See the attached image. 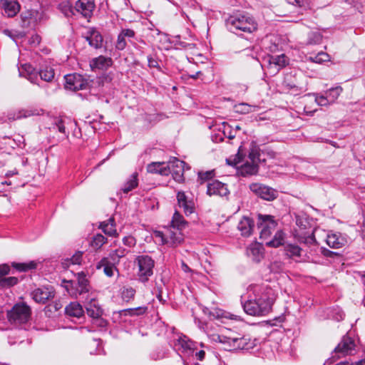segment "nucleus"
Masks as SVG:
<instances>
[{"instance_id":"obj_46","label":"nucleus","mask_w":365,"mask_h":365,"mask_svg":"<svg viewBox=\"0 0 365 365\" xmlns=\"http://www.w3.org/2000/svg\"><path fill=\"white\" fill-rule=\"evenodd\" d=\"M245 154L243 152V149H242V147L240 146L239 148H238V151H237V153L235 155V158L233 160H230V159H227L226 160V162L228 165H232V166H235L236 165L237 163H240L243 158H245Z\"/></svg>"},{"instance_id":"obj_58","label":"nucleus","mask_w":365,"mask_h":365,"mask_svg":"<svg viewBox=\"0 0 365 365\" xmlns=\"http://www.w3.org/2000/svg\"><path fill=\"white\" fill-rule=\"evenodd\" d=\"M315 101L317 103L318 105H319L321 106H327L328 104H329L331 103L329 98L327 97V95L326 96H316Z\"/></svg>"},{"instance_id":"obj_45","label":"nucleus","mask_w":365,"mask_h":365,"mask_svg":"<svg viewBox=\"0 0 365 365\" xmlns=\"http://www.w3.org/2000/svg\"><path fill=\"white\" fill-rule=\"evenodd\" d=\"M343 89L341 86H336L335 88H331L326 91V95L329 98L330 102H334L341 94Z\"/></svg>"},{"instance_id":"obj_60","label":"nucleus","mask_w":365,"mask_h":365,"mask_svg":"<svg viewBox=\"0 0 365 365\" xmlns=\"http://www.w3.org/2000/svg\"><path fill=\"white\" fill-rule=\"evenodd\" d=\"M41 38L37 34H33L29 40V43L31 46L36 47L41 43Z\"/></svg>"},{"instance_id":"obj_54","label":"nucleus","mask_w":365,"mask_h":365,"mask_svg":"<svg viewBox=\"0 0 365 365\" xmlns=\"http://www.w3.org/2000/svg\"><path fill=\"white\" fill-rule=\"evenodd\" d=\"M83 252H76L71 258H67L66 261H71L72 264H81L83 259Z\"/></svg>"},{"instance_id":"obj_48","label":"nucleus","mask_w":365,"mask_h":365,"mask_svg":"<svg viewBox=\"0 0 365 365\" xmlns=\"http://www.w3.org/2000/svg\"><path fill=\"white\" fill-rule=\"evenodd\" d=\"M178 205L180 207L183 208V211L187 216L191 215L194 212V202L192 200H187L183 202V203L179 204Z\"/></svg>"},{"instance_id":"obj_63","label":"nucleus","mask_w":365,"mask_h":365,"mask_svg":"<svg viewBox=\"0 0 365 365\" xmlns=\"http://www.w3.org/2000/svg\"><path fill=\"white\" fill-rule=\"evenodd\" d=\"M208 339L211 341V342H225L218 334L216 333H207Z\"/></svg>"},{"instance_id":"obj_4","label":"nucleus","mask_w":365,"mask_h":365,"mask_svg":"<svg viewBox=\"0 0 365 365\" xmlns=\"http://www.w3.org/2000/svg\"><path fill=\"white\" fill-rule=\"evenodd\" d=\"M135 262L138 265L137 276L140 282L145 283L149 280L150 277L153 274L155 261L147 255L136 257Z\"/></svg>"},{"instance_id":"obj_13","label":"nucleus","mask_w":365,"mask_h":365,"mask_svg":"<svg viewBox=\"0 0 365 365\" xmlns=\"http://www.w3.org/2000/svg\"><path fill=\"white\" fill-rule=\"evenodd\" d=\"M0 8L4 15L11 18L19 12L21 6L16 0H1Z\"/></svg>"},{"instance_id":"obj_57","label":"nucleus","mask_w":365,"mask_h":365,"mask_svg":"<svg viewBox=\"0 0 365 365\" xmlns=\"http://www.w3.org/2000/svg\"><path fill=\"white\" fill-rule=\"evenodd\" d=\"M55 126L56 127V128L58 129V130L60 133H61L66 135H68L66 132L65 120L57 119L55 122Z\"/></svg>"},{"instance_id":"obj_33","label":"nucleus","mask_w":365,"mask_h":365,"mask_svg":"<svg viewBox=\"0 0 365 365\" xmlns=\"http://www.w3.org/2000/svg\"><path fill=\"white\" fill-rule=\"evenodd\" d=\"M285 255L289 257L292 258L294 257H301L302 249L294 244H287L284 247Z\"/></svg>"},{"instance_id":"obj_10","label":"nucleus","mask_w":365,"mask_h":365,"mask_svg":"<svg viewBox=\"0 0 365 365\" xmlns=\"http://www.w3.org/2000/svg\"><path fill=\"white\" fill-rule=\"evenodd\" d=\"M76 278L77 281L75 284V292H73L76 298H77L78 295L88 293L91 288L90 282L86 277L85 272H81L77 273Z\"/></svg>"},{"instance_id":"obj_47","label":"nucleus","mask_w":365,"mask_h":365,"mask_svg":"<svg viewBox=\"0 0 365 365\" xmlns=\"http://www.w3.org/2000/svg\"><path fill=\"white\" fill-rule=\"evenodd\" d=\"M135 294V289L133 287H123L122 292V299L125 302H129L130 299H133Z\"/></svg>"},{"instance_id":"obj_38","label":"nucleus","mask_w":365,"mask_h":365,"mask_svg":"<svg viewBox=\"0 0 365 365\" xmlns=\"http://www.w3.org/2000/svg\"><path fill=\"white\" fill-rule=\"evenodd\" d=\"M107 242V238L101 234H97L92 237L90 245L95 250H99Z\"/></svg>"},{"instance_id":"obj_14","label":"nucleus","mask_w":365,"mask_h":365,"mask_svg":"<svg viewBox=\"0 0 365 365\" xmlns=\"http://www.w3.org/2000/svg\"><path fill=\"white\" fill-rule=\"evenodd\" d=\"M185 163L182 160H180L177 158H174L173 160L170 161V173L173 179L181 182L184 180V166Z\"/></svg>"},{"instance_id":"obj_41","label":"nucleus","mask_w":365,"mask_h":365,"mask_svg":"<svg viewBox=\"0 0 365 365\" xmlns=\"http://www.w3.org/2000/svg\"><path fill=\"white\" fill-rule=\"evenodd\" d=\"M86 313L89 317L98 319L101 316L103 311L99 307L96 306L95 304H92L91 302L89 306L86 307Z\"/></svg>"},{"instance_id":"obj_64","label":"nucleus","mask_w":365,"mask_h":365,"mask_svg":"<svg viewBox=\"0 0 365 365\" xmlns=\"http://www.w3.org/2000/svg\"><path fill=\"white\" fill-rule=\"evenodd\" d=\"M121 32L123 33V35H124V36L125 38H128V39L135 38V33L132 29H122Z\"/></svg>"},{"instance_id":"obj_2","label":"nucleus","mask_w":365,"mask_h":365,"mask_svg":"<svg viewBox=\"0 0 365 365\" xmlns=\"http://www.w3.org/2000/svg\"><path fill=\"white\" fill-rule=\"evenodd\" d=\"M227 29L232 33L242 36L243 33L252 34L257 29L255 19L247 13H239L230 16L226 20Z\"/></svg>"},{"instance_id":"obj_21","label":"nucleus","mask_w":365,"mask_h":365,"mask_svg":"<svg viewBox=\"0 0 365 365\" xmlns=\"http://www.w3.org/2000/svg\"><path fill=\"white\" fill-rule=\"evenodd\" d=\"M65 313L69 317L80 318L83 315L84 311L80 303L72 302L66 307Z\"/></svg>"},{"instance_id":"obj_50","label":"nucleus","mask_w":365,"mask_h":365,"mask_svg":"<svg viewBox=\"0 0 365 365\" xmlns=\"http://www.w3.org/2000/svg\"><path fill=\"white\" fill-rule=\"evenodd\" d=\"M76 281L63 279L61 281V286L63 287L71 296L74 297Z\"/></svg>"},{"instance_id":"obj_61","label":"nucleus","mask_w":365,"mask_h":365,"mask_svg":"<svg viewBox=\"0 0 365 365\" xmlns=\"http://www.w3.org/2000/svg\"><path fill=\"white\" fill-rule=\"evenodd\" d=\"M123 244L129 247L135 246L136 243L135 239L133 236H125L123 239Z\"/></svg>"},{"instance_id":"obj_51","label":"nucleus","mask_w":365,"mask_h":365,"mask_svg":"<svg viewBox=\"0 0 365 365\" xmlns=\"http://www.w3.org/2000/svg\"><path fill=\"white\" fill-rule=\"evenodd\" d=\"M224 126L223 135L229 139H233L236 136L235 132L232 129V125H230L227 123H222Z\"/></svg>"},{"instance_id":"obj_17","label":"nucleus","mask_w":365,"mask_h":365,"mask_svg":"<svg viewBox=\"0 0 365 365\" xmlns=\"http://www.w3.org/2000/svg\"><path fill=\"white\" fill-rule=\"evenodd\" d=\"M113 63L111 58L99 56L91 61L90 66L93 71L96 69L106 70L113 65Z\"/></svg>"},{"instance_id":"obj_29","label":"nucleus","mask_w":365,"mask_h":365,"mask_svg":"<svg viewBox=\"0 0 365 365\" xmlns=\"http://www.w3.org/2000/svg\"><path fill=\"white\" fill-rule=\"evenodd\" d=\"M283 87L287 91H294L296 92L300 91L299 86L296 82V79L294 76L291 74H287L282 82Z\"/></svg>"},{"instance_id":"obj_59","label":"nucleus","mask_w":365,"mask_h":365,"mask_svg":"<svg viewBox=\"0 0 365 365\" xmlns=\"http://www.w3.org/2000/svg\"><path fill=\"white\" fill-rule=\"evenodd\" d=\"M116 269L114 265L110 262L108 263V264H107L106 266H105L104 269H103V272L104 274L109 277H111L113 276L114 274V269Z\"/></svg>"},{"instance_id":"obj_31","label":"nucleus","mask_w":365,"mask_h":365,"mask_svg":"<svg viewBox=\"0 0 365 365\" xmlns=\"http://www.w3.org/2000/svg\"><path fill=\"white\" fill-rule=\"evenodd\" d=\"M22 68L26 73L28 80L32 83L38 85V70L30 64L23 65Z\"/></svg>"},{"instance_id":"obj_27","label":"nucleus","mask_w":365,"mask_h":365,"mask_svg":"<svg viewBox=\"0 0 365 365\" xmlns=\"http://www.w3.org/2000/svg\"><path fill=\"white\" fill-rule=\"evenodd\" d=\"M258 164L246 162L241 166L240 173L241 175L247 176L257 174L258 173Z\"/></svg>"},{"instance_id":"obj_55","label":"nucleus","mask_w":365,"mask_h":365,"mask_svg":"<svg viewBox=\"0 0 365 365\" xmlns=\"http://www.w3.org/2000/svg\"><path fill=\"white\" fill-rule=\"evenodd\" d=\"M38 113L37 112V110H31V109H22L19 111V113L16 116V118H28L34 115H38Z\"/></svg>"},{"instance_id":"obj_37","label":"nucleus","mask_w":365,"mask_h":365,"mask_svg":"<svg viewBox=\"0 0 365 365\" xmlns=\"http://www.w3.org/2000/svg\"><path fill=\"white\" fill-rule=\"evenodd\" d=\"M19 282V279L16 277H1L0 276V289L10 288Z\"/></svg>"},{"instance_id":"obj_8","label":"nucleus","mask_w":365,"mask_h":365,"mask_svg":"<svg viewBox=\"0 0 365 365\" xmlns=\"http://www.w3.org/2000/svg\"><path fill=\"white\" fill-rule=\"evenodd\" d=\"M206 194L209 196L225 197L230 194L227 185L218 180L207 182Z\"/></svg>"},{"instance_id":"obj_49","label":"nucleus","mask_w":365,"mask_h":365,"mask_svg":"<svg viewBox=\"0 0 365 365\" xmlns=\"http://www.w3.org/2000/svg\"><path fill=\"white\" fill-rule=\"evenodd\" d=\"M128 253V250L123 248H118L113 250L110 256L113 261H119V259L125 257Z\"/></svg>"},{"instance_id":"obj_39","label":"nucleus","mask_w":365,"mask_h":365,"mask_svg":"<svg viewBox=\"0 0 365 365\" xmlns=\"http://www.w3.org/2000/svg\"><path fill=\"white\" fill-rule=\"evenodd\" d=\"M307 60L312 63H322L329 61V56L327 53L321 51L317 55L307 57Z\"/></svg>"},{"instance_id":"obj_35","label":"nucleus","mask_w":365,"mask_h":365,"mask_svg":"<svg viewBox=\"0 0 365 365\" xmlns=\"http://www.w3.org/2000/svg\"><path fill=\"white\" fill-rule=\"evenodd\" d=\"M148 310V307H138L135 308H129L121 310L120 312V315H130V316H140L144 314Z\"/></svg>"},{"instance_id":"obj_3","label":"nucleus","mask_w":365,"mask_h":365,"mask_svg":"<svg viewBox=\"0 0 365 365\" xmlns=\"http://www.w3.org/2000/svg\"><path fill=\"white\" fill-rule=\"evenodd\" d=\"M31 308L26 302L16 303L6 311L8 322L15 326L26 324L31 318Z\"/></svg>"},{"instance_id":"obj_36","label":"nucleus","mask_w":365,"mask_h":365,"mask_svg":"<svg viewBox=\"0 0 365 365\" xmlns=\"http://www.w3.org/2000/svg\"><path fill=\"white\" fill-rule=\"evenodd\" d=\"M61 11L66 17H72L76 14L75 6H73L69 1H63L58 5Z\"/></svg>"},{"instance_id":"obj_16","label":"nucleus","mask_w":365,"mask_h":365,"mask_svg":"<svg viewBox=\"0 0 365 365\" xmlns=\"http://www.w3.org/2000/svg\"><path fill=\"white\" fill-rule=\"evenodd\" d=\"M147 170L150 173H158L161 175L167 176L170 173V162H153L148 165Z\"/></svg>"},{"instance_id":"obj_23","label":"nucleus","mask_w":365,"mask_h":365,"mask_svg":"<svg viewBox=\"0 0 365 365\" xmlns=\"http://www.w3.org/2000/svg\"><path fill=\"white\" fill-rule=\"evenodd\" d=\"M38 76H40L41 80L51 83L55 77L54 69L48 66L41 67L38 70Z\"/></svg>"},{"instance_id":"obj_20","label":"nucleus","mask_w":365,"mask_h":365,"mask_svg":"<svg viewBox=\"0 0 365 365\" xmlns=\"http://www.w3.org/2000/svg\"><path fill=\"white\" fill-rule=\"evenodd\" d=\"M334 352L338 358L353 355L356 353V344H338Z\"/></svg>"},{"instance_id":"obj_24","label":"nucleus","mask_w":365,"mask_h":365,"mask_svg":"<svg viewBox=\"0 0 365 365\" xmlns=\"http://www.w3.org/2000/svg\"><path fill=\"white\" fill-rule=\"evenodd\" d=\"M210 315L211 317H212L213 318L217 319L225 318V319H230L236 320V321L241 320V317L240 316L235 315V314H230L229 312H226L225 311L220 309H215L214 310L210 312Z\"/></svg>"},{"instance_id":"obj_7","label":"nucleus","mask_w":365,"mask_h":365,"mask_svg":"<svg viewBox=\"0 0 365 365\" xmlns=\"http://www.w3.org/2000/svg\"><path fill=\"white\" fill-rule=\"evenodd\" d=\"M250 189L257 196L264 200L272 201L278 197L277 190L261 183H252Z\"/></svg>"},{"instance_id":"obj_34","label":"nucleus","mask_w":365,"mask_h":365,"mask_svg":"<svg viewBox=\"0 0 365 365\" xmlns=\"http://www.w3.org/2000/svg\"><path fill=\"white\" fill-rule=\"evenodd\" d=\"M182 241V237L179 231L178 232H174L172 231H169L168 233L165 235V243H170L173 246H176L180 244Z\"/></svg>"},{"instance_id":"obj_9","label":"nucleus","mask_w":365,"mask_h":365,"mask_svg":"<svg viewBox=\"0 0 365 365\" xmlns=\"http://www.w3.org/2000/svg\"><path fill=\"white\" fill-rule=\"evenodd\" d=\"M95 7L94 0H78L75 4L76 13L80 14L86 19L93 16Z\"/></svg>"},{"instance_id":"obj_52","label":"nucleus","mask_w":365,"mask_h":365,"mask_svg":"<svg viewBox=\"0 0 365 365\" xmlns=\"http://www.w3.org/2000/svg\"><path fill=\"white\" fill-rule=\"evenodd\" d=\"M235 110L237 113L242 114L249 113L252 110V106L242 103L235 106Z\"/></svg>"},{"instance_id":"obj_42","label":"nucleus","mask_w":365,"mask_h":365,"mask_svg":"<svg viewBox=\"0 0 365 365\" xmlns=\"http://www.w3.org/2000/svg\"><path fill=\"white\" fill-rule=\"evenodd\" d=\"M215 175V170H208V171H200L198 173V181H200V183L202 185L204 182L208 181L211 182L212 178Z\"/></svg>"},{"instance_id":"obj_18","label":"nucleus","mask_w":365,"mask_h":365,"mask_svg":"<svg viewBox=\"0 0 365 365\" xmlns=\"http://www.w3.org/2000/svg\"><path fill=\"white\" fill-rule=\"evenodd\" d=\"M255 227L254 220L248 217H243L238 223L237 228L243 237H250Z\"/></svg>"},{"instance_id":"obj_53","label":"nucleus","mask_w":365,"mask_h":365,"mask_svg":"<svg viewBox=\"0 0 365 365\" xmlns=\"http://www.w3.org/2000/svg\"><path fill=\"white\" fill-rule=\"evenodd\" d=\"M127 45V42L125 40V37L123 35V33L120 31L118 36L117 41L115 43V48L118 51H123Z\"/></svg>"},{"instance_id":"obj_15","label":"nucleus","mask_w":365,"mask_h":365,"mask_svg":"<svg viewBox=\"0 0 365 365\" xmlns=\"http://www.w3.org/2000/svg\"><path fill=\"white\" fill-rule=\"evenodd\" d=\"M32 295L35 302L45 304L54 297L55 293L48 288H37L32 292Z\"/></svg>"},{"instance_id":"obj_12","label":"nucleus","mask_w":365,"mask_h":365,"mask_svg":"<svg viewBox=\"0 0 365 365\" xmlns=\"http://www.w3.org/2000/svg\"><path fill=\"white\" fill-rule=\"evenodd\" d=\"M88 45L96 49L101 48L103 46V37L96 28H90L84 37Z\"/></svg>"},{"instance_id":"obj_40","label":"nucleus","mask_w":365,"mask_h":365,"mask_svg":"<svg viewBox=\"0 0 365 365\" xmlns=\"http://www.w3.org/2000/svg\"><path fill=\"white\" fill-rule=\"evenodd\" d=\"M322 35L319 31H310L307 34V44H320L322 41Z\"/></svg>"},{"instance_id":"obj_11","label":"nucleus","mask_w":365,"mask_h":365,"mask_svg":"<svg viewBox=\"0 0 365 365\" xmlns=\"http://www.w3.org/2000/svg\"><path fill=\"white\" fill-rule=\"evenodd\" d=\"M38 12L36 10H27L20 15V26L24 29H33L37 22Z\"/></svg>"},{"instance_id":"obj_22","label":"nucleus","mask_w":365,"mask_h":365,"mask_svg":"<svg viewBox=\"0 0 365 365\" xmlns=\"http://www.w3.org/2000/svg\"><path fill=\"white\" fill-rule=\"evenodd\" d=\"M326 242L331 248L339 249L344 245L346 241L339 234L333 233L327 235Z\"/></svg>"},{"instance_id":"obj_1","label":"nucleus","mask_w":365,"mask_h":365,"mask_svg":"<svg viewBox=\"0 0 365 365\" xmlns=\"http://www.w3.org/2000/svg\"><path fill=\"white\" fill-rule=\"evenodd\" d=\"M254 292L255 298L246 301L242 307L245 313L251 316L265 315L271 309L274 302V293L267 285H257Z\"/></svg>"},{"instance_id":"obj_26","label":"nucleus","mask_w":365,"mask_h":365,"mask_svg":"<svg viewBox=\"0 0 365 365\" xmlns=\"http://www.w3.org/2000/svg\"><path fill=\"white\" fill-rule=\"evenodd\" d=\"M138 173H133L122 187V191L127 194L138 185Z\"/></svg>"},{"instance_id":"obj_19","label":"nucleus","mask_w":365,"mask_h":365,"mask_svg":"<svg viewBox=\"0 0 365 365\" xmlns=\"http://www.w3.org/2000/svg\"><path fill=\"white\" fill-rule=\"evenodd\" d=\"M269 66H274L277 71L289 64V58L284 53L276 56H268L267 58Z\"/></svg>"},{"instance_id":"obj_62","label":"nucleus","mask_w":365,"mask_h":365,"mask_svg":"<svg viewBox=\"0 0 365 365\" xmlns=\"http://www.w3.org/2000/svg\"><path fill=\"white\" fill-rule=\"evenodd\" d=\"M346 2L355 8L359 12H362L363 5L356 0H346Z\"/></svg>"},{"instance_id":"obj_32","label":"nucleus","mask_w":365,"mask_h":365,"mask_svg":"<svg viewBox=\"0 0 365 365\" xmlns=\"http://www.w3.org/2000/svg\"><path fill=\"white\" fill-rule=\"evenodd\" d=\"M227 345V347H225L224 349L225 351H248L250 352L252 349H254V347L256 346L257 344H243L242 346H240L238 345L237 346H235L236 344H225Z\"/></svg>"},{"instance_id":"obj_5","label":"nucleus","mask_w":365,"mask_h":365,"mask_svg":"<svg viewBox=\"0 0 365 365\" xmlns=\"http://www.w3.org/2000/svg\"><path fill=\"white\" fill-rule=\"evenodd\" d=\"M65 88L71 91L91 90L94 83L93 80L86 78L78 73L65 76Z\"/></svg>"},{"instance_id":"obj_30","label":"nucleus","mask_w":365,"mask_h":365,"mask_svg":"<svg viewBox=\"0 0 365 365\" xmlns=\"http://www.w3.org/2000/svg\"><path fill=\"white\" fill-rule=\"evenodd\" d=\"M171 225L173 228H176L178 231H180L185 228L187 222L180 212L175 211L171 220Z\"/></svg>"},{"instance_id":"obj_25","label":"nucleus","mask_w":365,"mask_h":365,"mask_svg":"<svg viewBox=\"0 0 365 365\" xmlns=\"http://www.w3.org/2000/svg\"><path fill=\"white\" fill-rule=\"evenodd\" d=\"M284 233L282 230H279L276 232L273 238L269 241L265 242V245L269 247H279L284 245Z\"/></svg>"},{"instance_id":"obj_56","label":"nucleus","mask_w":365,"mask_h":365,"mask_svg":"<svg viewBox=\"0 0 365 365\" xmlns=\"http://www.w3.org/2000/svg\"><path fill=\"white\" fill-rule=\"evenodd\" d=\"M148 66L150 68H155L159 71H160V72L163 71L161 67L160 66L158 59L157 58L153 57L151 56H148Z\"/></svg>"},{"instance_id":"obj_28","label":"nucleus","mask_w":365,"mask_h":365,"mask_svg":"<svg viewBox=\"0 0 365 365\" xmlns=\"http://www.w3.org/2000/svg\"><path fill=\"white\" fill-rule=\"evenodd\" d=\"M248 158L250 160L251 163H257L261 161L260 159V149L255 142H252L249 148Z\"/></svg>"},{"instance_id":"obj_6","label":"nucleus","mask_w":365,"mask_h":365,"mask_svg":"<svg viewBox=\"0 0 365 365\" xmlns=\"http://www.w3.org/2000/svg\"><path fill=\"white\" fill-rule=\"evenodd\" d=\"M277 222L274 219V216L269 215H257V226L259 231V238L261 240H267L276 229Z\"/></svg>"},{"instance_id":"obj_44","label":"nucleus","mask_w":365,"mask_h":365,"mask_svg":"<svg viewBox=\"0 0 365 365\" xmlns=\"http://www.w3.org/2000/svg\"><path fill=\"white\" fill-rule=\"evenodd\" d=\"M99 227L103 230V232L109 236H115L117 235V231L115 227L113 225V224L106 223V222H102L100 224Z\"/></svg>"},{"instance_id":"obj_43","label":"nucleus","mask_w":365,"mask_h":365,"mask_svg":"<svg viewBox=\"0 0 365 365\" xmlns=\"http://www.w3.org/2000/svg\"><path fill=\"white\" fill-rule=\"evenodd\" d=\"M12 267L19 272H26L28 270L36 269V263L30 262L29 263H16L12 264Z\"/></svg>"}]
</instances>
